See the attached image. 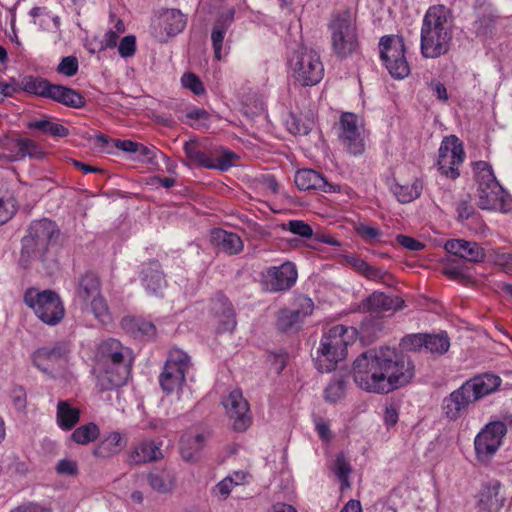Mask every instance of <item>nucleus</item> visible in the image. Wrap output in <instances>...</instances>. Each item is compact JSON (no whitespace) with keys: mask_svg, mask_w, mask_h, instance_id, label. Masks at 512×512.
I'll return each instance as SVG.
<instances>
[{"mask_svg":"<svg viewBox=\"0 0 512 512\" xmlns=\"http://www.w3.org/2000/svg\"><path fill=\"white\" fill-rule=\"evenodd\" d=\"M414 375L415 368L410 359L389 347L361 354L352 367L355 384L365 392L379 395L406 386Z\"/></svg>","mask_w":512,"mask_h":512,"instance_id":"1","label":"nucleus"},{"mask_svg":"<svg viewBox=\"0 0 512 512\" xmlns=\"http://www.w3.org/2000/svg\"><path fill=\"white\" fill-rule=\"evenodd\" d=\"M454 20L451 11L444 5L429 7L423 16L420 30V48L424 58H438L451 47Z\"/></svg>","mask_w":512,"mask_h":512,"instance_id":"2","label":"nucleus"},{"mask_svg":"<svg viewBox=\"0 0 512 512\" xmlns=\"http://www.w3.org/2000/svg\"><path fill=\"white\" fill-rule=\"evenodd\" d=\"M128 350L116 339L104 341L94 367L97 382L102 390H109L126 383L130 364L126 360Z\"/></svg>","mask_w":512,"mask_h":512,"instance_id":"3","label":"nucleus"},{"mask_svg":"<svg viewBox=\"0 0 512 512\" xmlns=\"http://www.w3.org/2000/svg\"><path fill=\"white\" fill-rule=\"evenodd\" d=\"M356 339V331L341 324L325 330L316 350L315 366L320 372H331L347 357L348 346Z\"/></svg>","mask_w":512,"mask_h":512,"instance_id":"4","label":"nucleus"},{"mask_svg":"<svg viewBox=\"0 0 512 512\" xmlns=\"http://www.w3.org/2000/svg\"><path fill=\"white\" fill-rule=\"evenodd\" d=\"M287 65L290 78L302 87L315 86L324 77L325 70L320 55L305 46H300L291 53Z\"/></svg>","mask_w":512,"mask_h":512,"instance_id":"5","label":"nucleus"},{"mask_svg":"<svg viewBox=\"0 0 512 512\" xmlns=\"http://www.w3.org/2000/svg\"><path fill=\"white\" fill-rule=\"evenodd\" d=\"M334 54L346 59L359 52L360 42L355 17L349 12L335 15L329 24Z\"/></svg>","mask_w":512,"mask_h":512,"instance_id":"6","label":"nucleus"},{"mask_svg":"<svg viewBox=\"0 0 512 512\" xmlns=\"http://www.w3.org/2000/svg\"><path fill=\"white\" fill-rule=\"evenodd\" d=\"M190 367L188 355L179 349L170 351L163 370L159 376V383L166 394H176L181 400L182 396H190L186 391L185 375Z\"/></svg>","mask_w":512,"mask_h":512,"instance_id":"7","label":"nucleus"},{"mask_svg":"<svg viewBox=\"0 0 512 512\" xmlns=\"http://www.w3.org/2000/svg\"><path fill=\"white\" fill-rule=\"evenodd\" d=\"M24 301L38 319L47 325H57L64 318V305L59 295L53 291L30 289L26 292Z\"/></svg>","mask_w":512,"mask_h":512,"instance_id":"8","label":"nucleus"},{"mask_svg":"<svg viewBox=\"0 0 512 512\" xmlns=\"http://www.w3.org/2000/svg\"><path fill=\"white\" fill-rule=\"evenodd\" d=\"M380 59L395 79H404L410 74L406 58V45L402 36L385 35L379 41Z\"/></svg>","mask_w":512,"mask_h":512,"instance_id":"9","label":"nucleus"},{"mask_svg":"<svg viewBox=\"0 0 512 512\" xmlns=\"http://www.w3.org/2000/svg\"><path fill=\"white\" fill-rule=\"evenodd\" d=\"M507 433L505 422L496 420L487 423L475 436L474 449L478 460L488 461L499 450Z\"/></svg>","mask_w":512,"mask_h":512,"instance_id":"10","label":"nucleus"},{"mask_svg":"<svg viewBox=\"0 0 512 512\" xmlns=\"http://www.w3.org/2000/svg\"><path fill=\"white\" fill-rule=\"evenodd\" d=\"M35 367L52 378L63 377L69 367L68 351L63 346L37 349L32 355Z\"/></svg>","mask_w":512,"mask_h":512,"instance_id":"11","label":"nucleus"},{"mask_svg":"<svg viewBox=\"0 0 512 512\" xmlns=\"http://www.w3.org/2000/svg\"><path fill=\"white\" fill-rule=\"evenodd\" d=\"M187 16L178 9H163L155 15L151 33L159 42H167L170 38L180 34L186 27Z\"/></svg>","mask_w":512,"mask_h":512,"instance_id":"12","label":"nucleus"},{"mask_svg":"<svg viewBox=\"0 0 512 512\" xmlns=\"http://www.w3.org/2000/svg\"><path fill=\"white\" fill-rule=\"evenodd\" d=\"M464 156L461 141L454 135L445 137L439 147L438 168L440 172L449 178H457Z\"/></svg>","mask_w":512,"mask_h":512,"instance_id":"13","label":"nucleus"},{"mask_svg":"<svg viewBox=\"0 0 512 512\" xmlns=\"http://www.w3.org/2000/svg\"><path fill=\"white\" fill-rule=\"evenodd\" d=\"M340 140L352 154H360L364 150V122L353 113H344L340 119Z\"/></svg>","mask_w":512,"mask_h":512,"instance_id":"14","label":"nucleus"},{"mask_svg":"<svg viewBox=\"0 0 512 512\" xmlns=\"http://www.w3.org/2000/svg\"><path fill=\"white\" fill-rule=\"evenodd\" d=\"M225 412L235 431L243 432L251 424L249 404L239 389H234L222 400Z\"/></svg>","mask_w":512,"mask_h":512,"instance_id":"15","label":"nucleus"},{"mask_svg":"<svg viewBox=\"0 0 512 512\" xmlns=\"http://www.w3.org/2000/svg\"><path fill=\"white\" fill-rule=\"evenodd\" d=\"M298 274L294 263L284 262L280 266H272L262 273V284L266 291L280 292L290 289L297 280Z\"/></svg>","mask_w":512,"mask_h":512,"instance_id":"16","label":"nucleus"},{"mask_svg":"<svg viewBox=\"0 0 512 512\" xmlns=\"http://www.w3.org/2000/svg\"><path fill=\"white\" fill-rule=\"evenodd\" d=\"M56 232L55 223L48 219L34 222L29 228L28 235L22 240L23 252L45 250Z\"/></svg>","mask_w":512,"mask_h":512,"instance_id":"17","label":"nucleus"},{"mask_svg":"<svg viewBox=\"0 0 512 512\" xmlns=\"http://www.w3.org/2000/svg\"><path fill=\"white\" fill-rule=\"evenodd\" d=\"M477 204L481 209L508 212L512 201L508 193L498 183L477 189Z\"/></svg>","mask_w":512,"mask_h":512,"instance_id":"18","label":"nucleus"},{"mask_svg":"<svg viewBox=\"0 0 512 512\" xmlns=\"http://www.w3.org/2000/svg\"><path fill=\"white\" fill-rule=\"evenodd\" d=\"M184 151L189 161L200 167L226 171L233 165L234 155L231 152L224 151L221 156L211 157L200 151L195 141L185 143Z\"/></svg>","mask_w":512,"mask_h":512,"instance_id":"19","label":"nucleus"},{"mask_svg":"<svg viewBox=\"0 0 512 512\" xmlns=\"http://www.w3.org/2000/svg\"><path fill=\"white\" fill-rule=\"evenodd\" d=\"M475 401L462 384L442 401V413L449 421H457Z\"/></svg>","mask_w":512,"mask_h":512,"instance_id":"20","label":"nucleus"},{"mask_svg":"<svg viewBox=\"0 0 512 512\" xmlns=\"http://www.w3.org/2000/svg\"><path fill=\"white\" fill-rule=\"evenodd\" d=\"M210 433L205 430H191L181 437L180 452L184 461L197 462L205 448Z\"/></svg>","mask_w":512,"mask_h":512,"instance_id":"21","label":"nucleus"},{"mask_svg":"<svg viewBox=\"0 0 512 512\" xmlns=\"http://www.w3.org/2000/svg\"><path fill=\"white\" fill-rule=\"evenodd\" d=\"M295 184L300 190H320L326 193L340 191L336 184L329 183L321 174L312 169H303L295 174Z\"/></svg>","mask_w":512,"mask_h":512,"instance_id":"22","label":"nucleus"},{"mask_svg":"<svg viewBox=\"0 0 512 512\" xmlns=\"http://www.w3.org/2000/svg\"><path fill=\"white\" fill-rule=\"evenodd\" d=\"M501 383L502 380L499 376L491 373H484L467 380L463 385L476 402L498 390Z\"/></svg>","mask_w":512,"mask_h":512,"instance_id":"23","label":"nucleus"},{"mask_svg":"<svg viewBox=\"0 0 512 512\" xmlns=\"http://www.w3.org/2000/svg\"><path fill=\"white\" fill-rule=\"evenodd\" d=\"M505 496L502 486L498 481L490 482L482 487L479 492V512H500L504 506Z\"/></svg>","mask_w":512,"mask_h":512,"instance_id":"24","label":"nucleus"},{"mask_svg":"<svg viewBox=\"0 0 512 512\" xmlns=\"http://www.w3.org/2000/svg\"><path fill=\"white\" fill-rule=\"evenodd\" d=\"M127 445V438L118 431H112L103 436L93 448L92 455L98 459L106 460L119 454Z\"/></svg>","mask_w":512,"mask_h":512,"instance_id":"25","label":"nucleus"},{"mask_svg":"<svg viewBox=\"0 0 512 512\" xmlns=\"http://www.w3.org/2000/svg\"><path fill=\"white\" fill-rule=\"evenodd\" d=\"M314 304L311 299L303 298L300 301V310H281L277 325L282 331L297 329L303 319L313 311Z\"/></svg>","mask_w":512,"mask_h":512,"instance_id":"26","label":"nucleus"},{"mask_svg":"<svg viewBox=\"0 0 512 512\" xmlns=\"http://www.w3.org/2000/svg\"><path fill=\"white\" fill-rule=\"evenodd\" d=\"M444 248L448 253L471 262H480L485 258L484 249L476 242L453 239L447 241Z\"/></svg>","mask_w":512,"mask_h":512,"instance_id":"27","label":"nucleus"},{"mask_svg":"<svg viewBox=\"0 0 512 512\" xmlns=\"http://www.w3.org/2000/svg\"><path fill=\"white\" fill-rule=\"evenodd\" d=\"M214 324L218 332H232L236 327L234 310L231 303L221 298L213 303Z\"/></svg>","mask_w":512,"mask_h":512,"instance_id":"28","label":"nucleus"},{"mask_svg":"<svg viewBox=\"0 0 512 512\" xmlns=\"http://www.w3.org/2000/svg\"><path fill=\"white\" fill-rule=\"evenodd\" d=\"M235 11L233 8L228 9L222 13L218 20L215 22L211 32V41L214 49V57L217 60L223 58V42L227 29L234 20Z\"/></svg>","mask_w":512,"mask_h":512,"instance_id":"29","label":"nucleus"},{"mask_svg":"<svg viewBox=\"0 0 512 512\" xmlns=\"http://www.w3.org/2000/svg\"><path fill=\"white\" fill-rule=\"evenodd\" d=\"M210 239L213 245L229 255L237 254L243 249V242L241 238L232 232L222 229H214L211 232Z\"/></svg>","mask_w":512,"mask_h":512,"instance_id":"30","label":"nucleus"},{"mask_svg":"<svg viewBox=\"0 0 512 512\" xmlns=\"http://www.w3.org/2000/svg\"><path fill=\"white\" fill-rule=\"evenodd\" d=\"M397 297H389L382 292H374L362 303V309L367 312L380 313L393 311L402 307Z\"/></svg>","mask_w":512,"mask_h":512,"instance_id":"31","label":"nucleus"},{"mask_svg":"<svg viewBox=\"0 0 512 512\" xmlns=\"http://www.w3.org/2000/svg\"><path fill=\"white\" fill-rule=\"evenodd\" d=\"M161 457V449L153 441H143L133 447L128 459L130 463L142 464L158 460Z\"/></svg>","mask_w":512,"mask_h":512,"instance_id":"32","label":"nucleus"},{"mask_svg":"<svg viewBox=\"0 0 512 512\" xmlns=\"http://www.w3.org/2000/svg\"><path fill=\"white\" fill-rule=\"evenodd\" d=\"M80 421V410L68 401H59L56 408V423L64 431L71 430Z\"/></svg>","mask_w":512,"mask_h":512,"instance_id":"33","label":"nucleus"},{"mask_svg":"<svg viewBox=\"0 0 512 512\" xmlns=\"http://www.w3.org/2000/svg\"><path fill=\"white\" fill-rule=\"evenodd\" d=\"M46 97L73 108H80L84 105V99L78 92L60 85L50 84Z\"/></svg>","mask_w":512,"mask_h":512,"instance_id":"34","label":"nucleus"},{"mask_svg":"<svg viewBox=\"0 0 512 512\" xmlns=\"http://www.w3.org/2000/svg\"><path fill=\"white\" fill-rule=\"evenodd\" d=\"M247 475L243 471H234L219 481L213 488V494L220 500L227 499L236 486L246 482Z\"/></svg>","mask_w":512,"mask_h":512,"instance_id":"35","label":"nucleus"},{"mask_svg":"<svg viewBox=\"0 0 512 512\" xmlns=\"http://www.w3.org/2000/svg\"><path fill=\"white\" fill-rule=\"evenodd\" d=\"M342 257L346 264L350 265L351 268L367 279L380 281L384 278L385 273L382 270L371 266L358 256L354 254H343Z\"/></svg>","mask_w":512,"mask_h":512,"instance_id":"36","label":"nucleus"},{"mask_svg":"<svg viewBox=\"0 0 512 512\" xmlns=\"http://www.w3.org/2000/svg\"><path fill=\"white\" fill-rule=\"evenodd\" d=\"M122 327L136 337L152 338L156 334L154 324L148 320L137 317H125L121 322Z\"/></svg>","mask_w":512,"mask_h":512,"instance_id":"37","label":"nucleus"},{"mask_svg":"<svg viewBox=\"0 0 512 512\" xmlns=\"http://www.w3.org/2000/svg\"><path fill=\"white\" fill-rule=\"evenodd\" d=\"M422 188V182L415 178L405 184L396 183L392 192L400 203H410L421 195Z\"/></svg>","mask_w":512,"mask_h":512,"instance_id":"38","label":"nucleus"},{"mask_svg":"<svg viewBox=\"0 0 512 512\" xmlns=\"http://www.w3.org/2000/svg\"><path fill=\"white\" fill-rule=\"evenodd\" d=\"M17 92L24 91L29 94L46 97L50 84L38 77L25 76L16 83Z\"/></svg>","mask_w":512,"mask_h":512,"instance_id":"39","label":"nucleus"},{"mask_svg":"<svg viewBox=\"0 0 512 512\" xmlns=\"http://www.w3.org/2000/svg\"><path fill=\"white\" fill-rule=\"evenodd\" d=\"M99 436V426L89 422L77 427L70 435V439L78 445H88L97 440Z\"/></svg>","mask_w":512,"mask_h":512,"instance_id":"40","label":"nucleus"},{"mask_svg":"<svg viewBox=\"0 0 512 512\" xmlns=\"http://www.w3.org/2000/svg\"><path fill=\"white\" fill-rule=\"evenodd\" d=\"M148 483L153 490L159 493H168L175 487V477L169 471H157L149 474Z\"/></svg>","mask_w":512,"mask_h":512,"instance_id":"41","label":"nucleus"},{"mask_svg":"<svg viewBox=\"0 0 512 512\" xmlns=\"http://www.w3.org/2000/svg\"><path fill=\"white\" fill-rule=\"evenodd\" d=\"M101 296L100 294V282L98 278L93 274L85 275L80 282V286L78 289V297L83 302V304L88 303V301L93 298Z\"/></svg>","mask_w":512,"mask_h":512,"instance_id":"42","label":"nucleus"},{"mask_svg":"<svg viewBox=\"0 0 512 512\" xmlns=\"http://www.w3.org/2000/svg\"><path fill=\"white\" fill-rule=\"evenodd\" d=\"M85 305L88 311L101 324L107 325L112 322V314L106 300L102 296L93 298L88 303H85Z\"/></svg>","mask_w":512,"mask_h":512,"instance_id":"43","label":"nucleus"},{"mask_svg":"<svg viewBox=\"0 0 512 512\" xmlns=\"http://www.w3.org/2000/svg\"><path fill=\"white\" fill-rule=\"evenodd\" d=\"M143 285L152 295H159L166 286L163 274L155 267L144 272Z\"/></svg>","mask_w":512,"mask_h":512,"instance_id":"44","label":"nucleus"},{"mask_svg":"<svg viewBox=\"0 0 512 512\" xmlns=\"http://www.w3.org/2000/svg\"><path fill=\"white\" fill-rule=\"evenodd\" d=\"M33 23L38 25L45 31H58L60 26V19L58 16L52 15L42 8L35 7L31 10Z\"/></svg>","mask_w":512,"mask_h":512,"instance_id":"45","label":"nucleus"},{"mask_svg":"<svg viewBox=\"0 0 512 512\" xmlns=\"http://www.w3.org/2000/svg\"><path fill=\"white\" fill-rule=\"evenodd\" d=\"M473 172L477 183V189L491 185L493 183H498L492 166L486 161L474 162Z\"/></svg>","mask_w":512,"mask_h":512,"instance_id":"46","label":"nucleus"},{"mask_svg":"<svg viewBox=\"0 0 512 512\" xmlns=\"http://www.w3.org/2000/svg\"><path fill=\"white\" fill-rule=\"evenodd\" d=\"M28 128L37 129L46 134L55 136V137H65L68 135V130L63 125L52 122L47 119L36 120L28 123Z\"/></svg>","mask_w":512,"mask_h":512,"instance_id":"47","label":"nucleus"},{"mask_svg":"<svg viewBox=\"0 0 512 512\" xmlns=\"http://www.w3.org/2000/svg\"><path fill=\"white\" fill-rule=\"evenodd\" d=\"M450 342L447 334L441 333L436 335L426 334L425 349L433 354H444L448 351Z\"/></svg>","mask_w":512,"mask_h":512,"instance_id":"48","label":"nucleus"},{"mask_svg":"<svg viewBox=\"0 0 512 512\" xmlns=\"http://www.w3.org/2000/svg\"><path fill=\"white\" fill-rule=\"evenodd\" d=\"M117 32L109 30L105 33L103 38L99 41V45L97 46V49H90V53H96L100 51H104L109 48H114L117 45L118 39H119V33L123 32L122 23H117Z\"/></svg>","mask_w":512,"mask_h":512,"instance_id":"49","label":"nucleus"},{"mask_svg":"<svg viewBox=\"0 0 512 512\" xmlns=\"http://www.w3.org/2000/svg\"><path fill=\"white\" fill-rule=\"evenodd\" d=\"M334 472L337 475L338 479L341 481L342 489L349 488L350 483L348 478L351 473V468L343 455L337 456L334 464Z\"/></svg>","mask_w":512,"mask_h":512,"instance_id":"50","label":"nucleus"},{"mask_svg":"<svg viewBox=\"0 0 512 512\" xmlns=\"http://www.w3.org/2000/svg\"><path fill=\"white\" fill-rule=\"evenodd\" d=\"M345 394V383L341 379L333 380L326 387L324 397L327 401L335 403L343 398Z\"/></svg>","mask_w":512,"mask_h":512,"instance_id":"51","label":"nucleus"},{"mask_svg":"<svg viewBox=\"0 0 512 512\" xmlns=\"http://www.w3.org/2000/svg\"><path fill=\"white\" fill-rule=\"evenodd\" d=\"M180 81L185 89L190 90L196 95H202L205 93V88L202 81L194 73H184Z\"/></svg>","mask_w":512,"mask_h":512,"instance_id":"52","label":"nucleus"},{"mask_svg":"<svg viewBox=\"0 0 512 512\" xmlns=\"http://www.w3.org/2000/svg\"><path fill=\"white\" fill-rule=\"evenodd\" d=\"M19 153L22 157L29 156L31 158H42L43 152L40 147L32 140L21 139L17 142Z\"/></svg>","mask_w":512,"mask_h":512,"instance_id":"53","label":"nucleus"},{"mask_svg":"<svg viewBox=\"0 0 512 512\" xmlns=\"http://www.w3.org/2000/svg\"><path fill=\"white\" fill-rule=\"evenodd\" d=\"M426 346V334H412L401 340V347L407 351H419Z\"/></svg>","mask_w":512,"mask_h":512,"instance_id":"54","label":"nucleus"},{"mask_svg":"<svg viewBox=\"0 0 512 512\" xmlns=\"http://www.w3.org/2000/svg\"><path fill=\"white\" fill-rule=\"evenodd\" d=\"M287 125H288V129L292 133L306 135L312 130L313 121L306 120L304 122H301L295 116H290V118L287 120Z\"/></svg>","mask_w":512,"mask_h":512,"instance_id":"55","label":"nucleus"},{"mask_svg":"<svg viewBox=\"0 0 512 512\" xmlns=\"http://www.w3.org/2000/svg\"><path fill=\"white\" fill-rule=\"evenodd\" d=\"M287 228L290 232L295 235L304 238H311L313 236L312 227L304 221L301 220H291L287 224Z\"/></svg>","mask_w":512,"mask_h":512,"instance_id":"56","label":"nucleus"},{"mask_svg":"<svg viewBox=\"0 0 512 512\" xmlns=\"http://www.w3.org/2000/svg\"><path fill=\"white\" fill-rule=\"evenodd\" d=\"M15 201L8 197H0V224L7 222L15 213Z\"/></svg>","mask_w":512,"mask_h":512,"instance_id":"57","label":"nucleus"},{"mask_svg":"<svg viewBox=\"0 0 512 512\" xmlns=\"http://www.w3.org/2000/svg\"><path fill=\"white\" fill-rule=\"evenodd\" d=\"M58 72L65 76L71 77L78 71V60L74 56H67L62 59L59 63Z\"/></svg>","mask_w":512,"mask_h":512,"instance_id":"58","label":"nucleus"},{"mask_svg":"<svg viewBox=\"0 0 512 512\" xmlns=\"http://www.w3.org/2000/svg\"><path fill=\"white\" fill-rule=\"evenodd\" d=\"M158 152L159 151L154 147H148L138 143L135 154H137V160L154 164Z\"/></svg>","mask_w":512,"mask_h":512,"instance_id":"59","label":"nucleus"},{"mask_svg":"<svg viewBox=\"0 0 512 512\" xmlns=\"http://www.w3.org/2000/svg\"><path fill=\"white\" fill-rule=\"evenodd\" d=\"M56 471L60 475L76 476L78 474V464L73 459L64 458L58 461Z\"/></svg>","mask_w":512,"mask_h":512,"instance_id":"60","label":"nucleus"},{"mask_svg":"<svg viewBox=\"0 0 512 512\" xmlns=\"http://www.w3.org/2000/svg\"><path fill=\"white\" fill-rule=\"evenodd\" d=\"M136 50V39L134 36H125L119 43L118 52L124 57H131L134 55Z\"/></svg>","mask_w":512,"mask_h":512,"instance_id":"61","label":"nucleus"},{"mask_svg":"<svg viewBox=\"0 0 512 512\" xmlns=\"http://www.w3.org/2000/svg\"><path fill=\"white\" fill-rule=\"evenodd\" d=\"M396 240L402 247L411 251H420L424 248L422 242L406 235H398Z\"/></svg>","mask_w":512,"mask_h":512,"instance_id":"62","label":"nucleus"},{"mask_svg":"<svg viewBox=\"0 0 512 512\" xmlns=\"http://www.w3.org/2000/svg\"><path fill=\"white\" fill-rule=\"evenodd\" d=\"M11 399L14 407L22 411L26 406V393L23 388L16 387L11 392Z\"/></svg>","mask_w":512,"mask_h":512,"instance_id":"63","label":"nucleus"},{"mask_svg":"<svg viewBox=\"0 0 512 512\" xmlns=\"http://www.w3.org/2000/svg\"><path fill=\"white\" fill-rule=\"evenodd\" d=\"M314 423H315V429H316L319 437L323 441L329 442L332 439V432L330 430L329 424L321 418L316 419Z\"/></svg>","mask_w":512,"mask_h":512,"instance_id":"64","label":"nucleus"}]
</instances>
